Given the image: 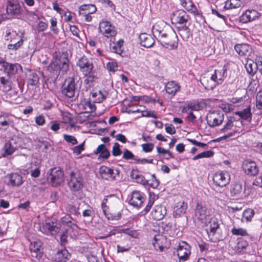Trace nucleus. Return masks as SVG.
<instances>
[{"mask_svg":"<svg viewBox=\"0 0 262 262\" xmlns=\"http://www.w3.org/2000/svg\"><path fill=\"white\" fill-rule=\"evenodd\" d=\"M242 3L240 0H227L225 4L224 8L226 9H232L239 8Z\"/></svg>","mask_w":262,"mask_h":262,"instance_id":"de8ad7c7","label":"nucleus"},{"mask_svg":"<svg viewBox=\"0 0 262 262\" xmlns=\"http://www.w3.org/2000/svg\"><path fill=\"white\" fill-rule=\"evenodd\" d=\"M139 39L141 45L145 48H150L155 43L154 38L150 35L146 33H141L139 36Z\"/></svg>","mask_w":262,"mask_h":262,"instance_id":"4c0bfd02","label":"nucleus"},{"mask_svg":"<svg viewBox=\"0 0 262 262\" xmlns=\"http://www.w3.org/2000/svg\"><path fill=\"white\" fill-rule=\"evenodd\" d=\"M165 90L168 95L173 97L180 91L181 86L177 81L171 80L165 84Z\"/></svg>","mask_w":262,"mask_h":262,"instance_id":"cd10ccee","label":"nucleus"},{"mask_svg":"<svg viewBox=\"0 0 262 262\" xmlns=\"http://www.w3.org/2000/svg\"><path fill=\"white\" fill-rule=\"evenodd\" d=\"M84 142L82 143L81 144L76 146L72 148V150L74 154L76 155H80L82 151L84 150Z\"/></svg>","mask_w":262,"mask_h":262,"instance_id":"0e129e2a","label":"nucleus"},{"mask_svg":"<svg viewBox=\"0 0 262 262\" xmlns=\"http://www.w3.org/2000/svg\"><path fill=\"white\" fill-rule=\"evenodd\" d=\"M234 49L240 56H249L252 51L251 47L246 43L236 45L234 47Z\"/></svg>","mask_w":262,"mask_h":262,"instance_id":"58836bf2","label":"nucleus"},{"mask_svg":"<svg viewBox=\"0 0 262 262\" xmlns=\"http://www.w3.org/2000/svg\"><path fill=\"white\" fill-rule=\"evenodd\" d=\"M225 66L219 67L211 74L201 77L200 82L206 89H213L217 84L221 83L225 77Z\"/></svg>","mask_w":262,"mask_h":262,"instance_id":"f257e3e1","label":"nucleus"},{"mask_svg":"<svg viewBox=\"0 0 262 262\" xmlns=\"http://www.w3.org/2000/svg\"><path fill=\"white\" fill-rule=\"evenodd\" d=\"M21 146V139L17 136H14L5 144L4 147L5 154L10 155L12 154L16 149Z\"/></svg>","mask_w":262,"mask_h":262,"instance_id":"4468645a","label":"nucleus"},{"mask_svg":"<svg viewBox=\"0 0 262 262\" xmlns=\"http://www.w3.org/2000/svg\"><path fill=\"white\" fill-rule=\"evenodd\" d=\"M177 252L180 261H186L189 259L191 254L190 246L186 242L181 241L179 243Z\"/></svg>","mask_w":262,"mask_h":262,"instance_id":"9b49d317","label":"nucleus"},{"mask_svg":"<svg viewBox=\"0 0 262 262\" xmlns=\"http://www.w3.org/2000/svg\"><path fill=\"white\" fill-rule=\"evenodd\" d=\"M99 173L102 179L113 180H115L119 174V171L117 169L102 166L99 169Z\"/></svg>","mask_w":262,"mask_h":262,"instance_id":"a211bd4d","label":"nucleus"},{"mask_svg":"<svg viewBox=\"0 0 262 262\" xmlns=\"http://www.w3.org/2000/svg\"><path fill=\"white\" fill-rule=\"evenodd\" d=\"M181 5L188 12L194 16L200 15V12L196 6L191 0H180Z\"/></svg>","mask_w":262,"mask_h":262,"instance_id":"72a5a7b5","label":"nucleus"},{"mask_svg":"<svg viewBox=\"0 0 262 262\" xmlns=\"http://www.w3.org/2000/svg\"><path fill=\"white\" fill-rule=\"evenodd\" d=\"M181 5L188 12L194 16L200 15V12L196 6L191 0H180Z\"/></svg>","mask_w":262,"mask_h":262,"instance_id":"473e14b6","label":"nucleus"},{"mask_svg":"<svg viewBox=\"0 0 262 262\" xmlns=\"http://www.w3.org/2000/svg\"><path fill=\"white\" fill-rule=\"evenodd\" d=\"M181 5L188 12L194 16L200 15V12L196 6L191 0H180Z\"/></svg>","mask_w":262,"mask_h":262,"instance_id":"2f4dec72","label":"nucleus"},{"mask_svg":"<svg viewBox=\"0 0 262 262\" xmlns=\"http://www.w3.org/2000/svg\"><path fill=\"white\" fill-rule=\"evenodd\" d=\"M189 19V15L182 9L174 11L171 16V20L174 24H186Z\"/></svg>","mask_w":262,"mask_h":262,"instance_id":"aec40b11","label":"nucleus"},{"mask_svg":"<svg viewBox=\"0 0 262 262\" xmlns=\"http://www.w3.org/2000/svg\"><path fill=\"white\" fill-rule=\"evenodd\" d=\"M166 207L162 205H156L152 210L150 215L152 219L159 221L164 218L166 214Z\"/></svg>","mask_w":262,"mask_h":262,"instance_id":"bb28decb","label":"nucleus"},{"mask_svg":"<svg viewBox=\"0 0 262 262\" xmlns=\"http://www.w3.org/2000/svg\"><path fill=\"white\" fill-rule=\"evenodd\" d=\"M133 99L135 101H142L146 103H155L156 101L155 99L147 96H134Z\"/></svg>","mask_w":262,"mask_h":262,"instance_id":"052dcab7","label":"nucleus"},{"mask_svg":"<svg viewBox=\"0 0 262 262\" xmlns=\"http://www.w3.org/2000/svg\"><path fill=\"white\" fill-rule=\"evenodd\" d=\"M5 184L11 187H18L24 183L23 177L17 172L7 174L5 177Z\"/></svg>","mask_w":262,"mask_h":262,"instance_id":"9d476101","label":"nucleus"},{"mask_svg":"<svg viewBox=\"0 0 262 262\" xmlns=\"http://www.w3.org/2000/svg\"><path fill=\"white\" fill-rule=\"evenodd\" d=\"M219 225L216 221V219H212L210 220L208 227L206 229V232L208 235L210 241L215 242V239L214 236L216 233V230L219 228Z\"/></svg>","mask_w":262,"mask_h":262,"instance_id":"c85d7f7f","label":"nucleus"},{"mask_svg":"<svg viewBox=\"0 0 262 262\" xmlns=\"http://www.w3.org/2000/svg\"><path fill=\"white\" fill-rule=\"evenodd\" d=\"M42 243L39 240H35L31 242L29 246L31 256L36 258H39L42 256V251L41 250Z\"/></svg>","mask_w":262,"mask_h":262,"instance_id":"a878e982","label":"nucleus"},{"mask_svg":"<svg viewBox=\"0 0 262 262\" xmlns=\"http://www.w3.org/2000/svg\"><path fill=\"white\" fill-rule=\"evenodd\" d=\"M235 114L241 118L248 121H250L252 119V114L250 107H248L242 111L236 112Z\"/></svg>","mask_w":262,"mask_h":262,"instance_id":"a18cd8bd","label":"nucleus"},{"mask_svg":"<svg viewBox=\"0 0 262 262\" xmlns=\"http://www.w3.org/2000/svg\"><path fill=\"white\" fill-rule=\"evenodd\" d=\"M39 82V77L34 72H31L28 77V84L30 85H35Z\"/></svg>","mask_w":262,"mask_h":262,"instance_id":"5fc2aeb1","label":"nucleus"},{"mask_svg":"<svg viewBox=\"0 0 262 262\" xmlns=\"http://www.w3.org/2000/svg\"><path fill=\"white\" fill-rule=\"evenodd\" d=\"M65 209L67 212L74 215L78 216L80 214L78 207H76L74 205L68 204L66 205Z\"/></svg>","mask_w":262,"mask_h":262,"instance_id":"6e6d98bb","label":"nucleus"},{"mask_svg":"<svg viewBox=\"0 0 262 262\" xmlns=\"http://www.w3.org/2000/svg\"><path fill=\"white\" fill-rule=\"evenodd\" d=\"M23 34L19 35L15 31L10 28L7 29L4 35L6 40L12 42L8 45L9 50H16L23 44Z\"/></svg>","mask_w":262,"mask_h":262,"instance_id":"7ed1b4c3","label":"nucleus"},{"mask_svg":"<svg viewBox=\"0 0 262 262\" xmlns=\"http://www.w3.org/2000/svg\"><path fill=\"white\" fill-rule=\"evenodd\" d=\"M220 108L225 113H229L233 110V105L227 103H222Z\"/></svg>","mask_w":262,"mask_h":262,"instance_id":"774afa93","label":"nucleus"},{"mask_svg":"<svg viewBox=\"0 0 262 262\" xmlns=\"http://www.w3.org/2000/svg\"><path fill=\"white\" fill-rule=\"evenodd\" d=\"M145 201V196L143 193L139 191H134L129 199L128 203L134 207L140 208Z\"/></svg>","mask_w":262,"mask_h":262,"instance_id":"f3484780","label":"nucleus"},{"mask_svg":"<svg viewBox=\"0 0 262 262\" xmlns=\"http://www.w3.org/2000/svg\"><path fill=\"white\" fill-rule=\"evenodd\" d=\"M16 118L13 115L7 113H2L0 115V128L6 129L12 126Z\"/></svg>","mask_w":262,"mask_h":262,"instance_id":"412c9836","label":"nucleus"},{"mask_svg":"<svg viewBox=\"0 0 262 262\" xmlns=\"http://www.w3.org/2000/svg\"><path fill=\"white\" fill-rule=\"evenodd\" d=\"M61 223L62 225L68 227L72 231H75L78 229L76 221L69 214L66 215L61 219Z\"/></svg>","mask_w":262,"mask_h":262,"instance_id":"f704fd0d","label":"nucleus"},{"mask_svg":"<svg viewBox=\"0 0 262 262\" xmlns=\"http://www.w3.org/2000/svg\"><path fill=\"white\" fill-rule=\"evenodd\" d=\"M94 154L99 155V159H107L110 156L109 151L104 144H101L94 151Z\"/></svg>","mask_w":262,"mask_h":262,"instance_id":"79ce46f5","label":"nucleus"},{"mask_svg":"<svg viewBox=\"0 0 262 262\" xmlns=\"http://www.w3.org/2000/svg\"><path fill=\"white\" fill-rule=\"evenodd\" d=\"M195 215L199 220L206 223V220L209 215V211L205 206L198 204L195 209Z\"/></svg>","mask_w":262,"mask_h":262,"instance_id":"7c9ffc66","label":"nucleus"},{"mask_svg":"<svg viewBox=\"0 0 262 262\" xmlns=\"http://www.w3.org/2000/svg\"><path fill=\"white\" fill-rule=\"evenodd\" d=\"M76 64L83 75L90 74L94 71V66L92 60L85 56L80 58Z\"/></svg>","mask_w":262,"mask_h":262,"instance_id":"6e6552de","label":"nucleus"},{"mask_svg":"<svg viewBox=\"0 0 262 262\" xmlns=\"http://www.w3.org/2000/svg\"><path fill=\"white\" fill-rule=\"evenodd\" d=\"M86 77L84 81L85 84H88L89 87H91L93 85V83L95 82L97 77L94 75V70L90 74L84 75Z\"/></svg>","mask_w":262,"mask_h":262,"instance_id":"4d7b16f0","label":"nucleus"},{"mask_svg":"<svg viewBox=\"0 0 262 262\" xmlns=\"http://www.w3.org/2000/svg\"><path fill=\"white\" fill-rule=\"evenodd\" d=\"M38 230L46 235H54L59 232V228L49 219H46L42 224H39Z\"/></svg>","mask_w":262,"mask_h":262,"instance_id":"1a4fd4ad","label":"nucleus"},{"mask_svg":"<svg viewBox=\"0 0 262 262\" xmlns=\"http://www.w3.org/2000/svg\"><path fill=\"white\" fill-rule=\"evenodd\" d=\"M208 124L211 127L219 126L224 120V114L219 111H213L208 113L206 116Z\"/></svg>","mask_w":262,"mask_h":262,"instance_id":"f8f14e48","label":"nucleus"},{"mask_svg":"<svg viewBox=\"0 0 262 262\" xmlns=\"http://www.w3.org/2000/svg\"><path fill=\"white\" fill-rule=\"evenodd\" d=\"M214 153L211 150H207L203 151L201 153L198 154L195 156L193 158V160H196L199 159L204 158H210L213 156Z\"/></svg>","mask_w":262,"mask_h":262,"instance_id":"bf43d9fd","label":"nucleus"},{"mask_svg":"<svg viewBox=\"0 0 262 262\" xmlns=\"http://www.w3.org/2000/svg\"><path fill=\"white\" fill-rule=\"evenodd\" d=\"M68 184L73 191L80 190L83 186L82 177L79 173L71 172L70 174V180Z\"/></svg>","mask_w":262,"mask_h":262,"instance_id":"ddd939ff","label":"nucleus"},{"mask_svg":"<svg viewBox=\"0 0 262 262\" xmlns=\"http://www.w3.org/2000/svg\"><path fill=\"white\" fill-rule=\"evenodd\" d=\"M6 12L12 17H16L20 14V6L17 0H7Z\"/></svg>","mask_w":262,"mask_h":262,"instance_id":"2eb2a0df","label":"nucleus"},{"mask_svg":"<svg viewBox=\"0 0 262 262\" xmlns=\"http://www.w3.org/2000/svg\"><path fill=\"white\" fill-rule=\"evenodd\" d=\"M99 30L104 37L111 39L117 34L116 27L107 20H102L99 23Z\"/></svg>","mask_w":262,"mask_h":262,"instance_id":"39448f33","label":"nucleus"},{"mask_svg":"<svg viewBox=\"0 0 262 262\" xmlns=\"http://www.w3.org/2000/svg\"><path fill=\"white\" fill-rule=\"evenodd\" d=\"M257 58L256 59V62L252 60L248 59L245 64V68L249 74L253 75L256 72L257 69Z\"/></svg>","mask_w":262,"mask_h":262,"instance_id":"c03bdc74","label":"nucleus"},{"mask_svg":"<svg viewBox=\"0 0 262 262\" xmlns=\"http://www.w3.org/2000/svg\"><path fill=\"white\" fill-rule=\"evenodd\" d=\"M70 256V253L65 248L59 249L55 255V259L57 262H66Z\"/></svg>","mask_w":262,"mask_h":262,"instance_id":"37998d69","label":"nucleus"},{"mask_svg":"<svg viewBox=\"0 0 262 262\" xmlns=\"http://www.w3.org/2000/svg\"><path fill=\"white\" fill-rule=\"evenodd\" d=\"M85 106L89 108V109L91 111V113L84 112L81 113L79 117L82 121L91 120L93 119L94 118L100 115V114L97 115L96 113L94 112L96 109V106L94 104L91 102H86L85 103Z\"/></svg>","mask_w":262,"mask_h":262,"instance_id":"b1692460","label":"nucleus"},{"mask_svg":"<svg viewBox=\"0 0 262 262\" xmlns=\"http://www.w3.org/2000/svg\"><path fill=\"white\" fill-rule=\"evenodd\" d=\"M141 117H151L153 118H157V115L155 113L154 111H141ZM138 117H140L139 116Z\"/></svg>","mask_w":262,"mask_h":262,"instance_id":"338daca9","label":"nucleus"},{"mask_svg":"<svg viewBox=\"0 0 262 262\" xmlns=\"http://www.w3.org/2000/svg\"><path fill=\"white\" fill-rule=\"evenodd\" d=\"M213 181L216 186L223 187L229 184L230 176L226 171H218L213 174Z\"/></svg>","mask_w":262,"mask_h":262,"instance_id":"0eeeda50","label":"nucleus"},{"mask_svg":"<svg viewBox=\"0 0 262 262\" xmlns=\"http://www.w3.org/2000/svg\"><path fill=\"white\" fill-rule=\"evenodd\" d=\"M162 46L169 50H174L178 47V38L176 34L169 35L165 39H161Z\"/></svg>","mask_w":262,"mask_h":262,"instance_id":"393cba45","label":"nucleus"},{"mask_svg":"<svg viewBox=\"0 0 262 262\" xmlns=\"http://www.w3.org/2000/svg\"><path fill=\"white\" fill-rule=\"evenodd\" d=\"M91 97L93 99L94 102L100 103L105 99L106 95L102 91H98L95 92H92Z\"/></svg>","mask_w":262,"mask_h":262,"instance_id":"09e8293b","label":"nucleus"},{"mask_svg":"<svg viewBox=\"0 0 262 262\" xmlns=\"http://www.w3.org/2000/svg\"><path fill=\"white\" fill-rule=\"evenodd\" d=\"M1 66L4 68L7 75L10 77L15 75L18 71H22V67L20 64L15 63H12L6 61L1 63Z\"/></svg>","mask_w":262,"mask_h":262,"instance_id":"5701e85b","label":"nucleus"},{"mask_svg":"<svg viewBox=\"0 0 262 262\" xmlns=\"http://www.w3.org/2000/svg\"><path fill=\"white\" fill-rule=\"evenodd\" d=\"M254 214L255 212L253 209H247L243 213V219H245L247 222H251ZM242 221L244 222L243 219H242Z\"/></svg>","mask_w":262,"mask_h":262,"instance_id":"864d4df0","label":"nucleus"},{"mask_svg":"<svg viewBox=\"0 0 262 262\" xmlns=\"http://www.w3.org/2000/svg\"><path fill=\"white\" fill-rule=\"evenodd\" d=\"M157 152L159 154L167 155L168 156V157L166 158V159H167V160H168L169 158H173L172 154L169 150L165 149L164 148L161 147H157Z\"/></svg>","mask_w":262,"mask_h":262,"instance_id":"e2e57ef3","label":"nucleus"},{"mask_svg":"<svg viewBox=\"0 0 262 262\" xmlns=\"http://www.w3.org/2000/svg\"><path fill=\"white\" fill-rule=\"evenodd\" d=\"M187 209V203L184 202L178 203L174 207L173 216L176 217L181 216L185 213Z\"/></svg>","mask_w":262,"mask_h":262,"instance_id":"ea45409f","label":"nucleus"},{"mask_svg":"<svg viewBox=\"0 0 262 262\" xmlns=\"http://www.w3.org/2000/svg\"><path fill=\"white\" fill-rule=\"evenodd\" d=\"M232 234L236 236H249L247 230L243 228H236L234 227L231 230Z\"/></svg>","mask_w":262,"mask_h":262,"instance_id":"603ef678","label":"nucleus"},{"mask_svg":"<svg viewBox=\"0 0 262 262\" xmlns=\"http://www.w3.org/2000/svg\"><path fill=\"white\" fill-rule=\"evenodd\" d=\"M130 176L133 180L138 183L141 184L144 186L148 184V181L146 180L144 177L138 170H132L130 173Z\"/></svg>","mask_w":262,"mask_h":262,"instance_id":"a19ab883","label":"nucleus"},{"mask_svg":"<svg viewBox=\"0 0 262 262\" xmlns=\"http://www.w3.org/2000/svg\"><path fill=\"white\" fill-rule=\"evenodd\" d=\"M12 81L10 77L6 76H0V90L4 92H7L12 89Z\"/></svg>","mask_w":262,"mask_h":262,"instance_id":"e433bc0d","label":"nucleus"},{"mask_svg":"<svg viewBox=\"0 0 262 262\" xmlns=\"http://www.w3.org/2000/svg\"><path fill=\"white\" fill-rule=\"evenodd\" d=\"M242 167L245 173L250 176H256L259 171V168L257 164L252 160H245Z\"/></svg>","mask_w":262,"mask_h":262,"instance_id":"6ab92c4d","label":"nucleus"},{"mask_svg":"<svg viewBox=\"0 0 262 262\" xmlns=\"http://www.w3.org/2000/svg\"><path fill=\"white\" fill-rule=\"evenodd\" d=\"M243 191L242 185L239 182L235 183L231 188L230 192L232 196L239 194Z\"/></svg>","mask_w":262,"mask_h":262,"instance_id":"3c124183","label":"nucleus"},{"mask_svg":"<svg viewBox=\"0 0 262 262\" xmlns=\"http://www.w3.org/2000/svg\"><path fill=\"white\" fill-rule=\"evenodd\" d=\"M69 68L68 60L66 58H58L54 57L50 65L48 67V70L56 74L60 71L62 72H66Z\"/></svg>","mask_w":262,"mask_h":262,"instance_id":"20e7f679","label":"nucleus"},{"mask_svg":"<svg viewBox=\"0 0 262 262\" xmlns=\"http://www.w3.org/2000/svg\"><path fill=\"white\" fill-rule=\"evenodd\" d=\"M243 126L242 122L234 117H228L224 127L220 129L221 133L227 134L220 137V140H224L234 135L235 133L239 132Z\"/></svg>","mask_w":262,"mask_h":262,"instance_id":"f03ea898","label":"nucleus"},{"mask_svg":"<svg viewBox=\"0 0 262 262\" xmlns=\"http://www.w3.org/2000/svg\"><path fill=\"white\" fill-rule=\"evenodd\" d=\"M76 85L73 78H69L64 81L62 86V93L67 97L72 98L75 95Z\"/></svg>","mask_w":262,"mask_h":262,"instance_id":"dca6fc26","label":"nucleus"},{"mask_svg":"<svg viewBox=\"0 0 262 262\" xmlns=\"http://www.w3.org/2000/svg\"><path fill=\"white\" fill-rule=\"evenodd\" d=\"M97 11L96 6L92 4H84L79 8V12L80 11L83 13L93 14Z\"/></svg>","mask_w":262,"mask_h":262,"instance_id":"49530a36","label":"nucleus"},{"mask_svg":"<svg viewBox=\"0 0 262 262\" xmlns=\"http://www.w3.org/2000/svg\"><path fill=\"white\" fill-rule=\"evenodd\" d=\"M260 13L254 9H248L244 11L239 17V20L243 23H247L259 18Z\"/></svg>","mask_w":262,"mask_h":262,"instance_id":"4be33fe9","label":"nucleus"},{"mask_svg":"<svg viewBox=\"0 0 262 262\" xmlns=\"http://www.w3.org/2000/svg\"><path fill=\"white\" fill-rule=\"evenodd\" d=\"M63 138L67 142L72 145H75L77 143L76 139L73 136L64 134Z\"/></svg>","mask_w":262,"mask_h":262,"instance_id":"69168bd1","label":"nucleus"},{"mask_svg":"<svg viewBox=\"0 0 262 262\" xmlns=\"http://www.w3.org/2000/svg\"><path fill=\"white\" fill-rule=\"evenodd\" d=\"M106 68L110 72H115L118 70V65L116 61H109L107 63Z\"/></svg>","mask_w":262,"mask_h":262,"instance_id":"680f3d73","label":"nucleus"},{"mask_svg":"<svg viewBox=\"0 0 262 262\" xmlns=\"http://www.w3.org/2000/svg\"><path fill=\"white\" fill-rule=\"evenodd\" d=\"M211 13L213 15L221 19L225 24H227L228 16L224 15L221 11H219L215 9H212Z\"/></svg>","mask_w":262,"mask_h":262,"instance_id":"13d9d810","label":"nucleus"},{"mask_svg":"<svg viewBox=\"0 0 262 262\" xmlns=\"http://www.w3.org/2000/svg\"><path fill=\"white\" fill-rule=\"evenodd\" d=\"M111 196H106L105 198L103 200L102 203H101V208L102 210V211L105 215V217L109 220H118L120 219L121 217V214L120 213H118L117 214L113 215L111 213H108V207L106 205V203L107 202L108 198L111 197Z\"/></svg>","mask_w":262,"mask_h":262,"instance_id":"c756f323","label":"nucleus"},{"mask_svg":"<svg viewBox=\"0 0 262 262\" xmlns=\"http://www.w3.org/2000/svg\"><path fill=\"white\" fill-rule=\"evenodd\" d=\"M124 40L119 39L117 41H112L111 39L110 43V49L112 52L121 55L123 51V45Z\"/></svg>","mask_w":262,"mask_h":262,"instance_id":"c9c22d12","label":"nucleus"},{"mask_svg":"<svg viewBox=\"0 0 262 262\" xmlns=\"http://www.w3.org/2000/svg\"><path fill=\"white\" fill-rule=\"evenodd\" d=\"M157 198H158V197L154 193L150 192L149 193L148 203L144 209V211L145 212V214L147 213L148 212H149V211L151 209V207L154 205V204L155 202V200Z\"/></svg>","mask_w":262,"mask_h":262,"instance_id":"8fccbe9b","label":"nucleus"},{"mask_svg":"<svg viewBox=\"0 0 262 262\" xmlns=\"http://www.w3.org/2000/svg\"><path fill=\"white\" fill-rule=\"evenodd\" d=\"M48 181L53 187L60 185L64 181L63 173L59 168L50 169Z\"/></svg>","mask_w":262,"mask_h":262,"instance_id":"423d86ee","label":"nucleus"}]
</instances>
